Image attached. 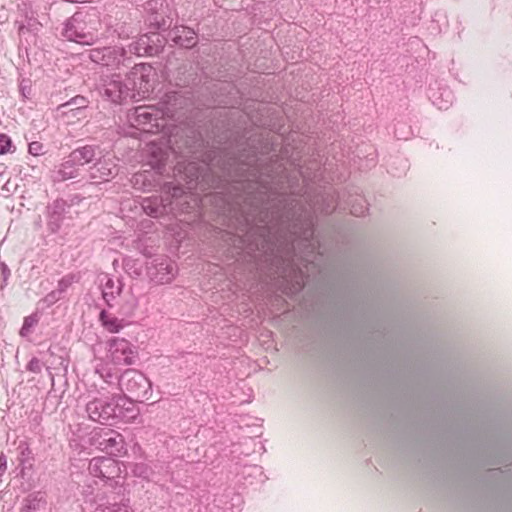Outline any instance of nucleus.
Here are the masks:
<instances>
[{
  "instance_id": "nucleus-50",
  "label": "nucleus",
  "mask_w": 512,
  "mask_h": 512,
  "mask_svg": "<svg viewBox=\"0 0 512 512\" xmlns=\"http://www.w3.org/2000/svg\"><path fill=\"white\" fill-rule=\"evenodd\" d=\"M7 470V456L4 454V452L0 453V478L5 474ZM2 479H0V482Z\"/></svg>"
},
{
  "instance_id": "nucleus-31",
  "label": "nucleus",
  "mask_w": 512,
  "mask_h": 512,
  "mask_svg": "<svg viewBox=\"0 0 512 512\" xmlns=\"http://www.w3.org/2000/svg\"><path fill=\"white\" fill-rule=\"evenodd\" d=\"M116 52L113 47H103L102 49L96 48L91 50L90 58L92 61L108 66L109 59Z\"/></svg>"
},
{
  "instance_id": "nucleus-7",
  "label": "nucleus",
  "mask_w": 512,
  "mask_h": 512,
  "mask_svg": "<svg viewBox=\"0 0 512 512\" xmlns=\"http://www.w3.org/2000/svg\"><path fill=\"white\" fill-rule=\"evenodd\" d=\"M105 15L103 18L107 29L113 32L124 31L131 27L132 23L137 20V12L127 6H119L114 4L105 5Z\"/></svg>"
},
{
  "instance_id": "nucleus-33",
  "label": "nucleus",
  "mask_w": 512,
  "mask_h": 512,
  "mask_svg": "<svg viewBox=\"0 0 512 512\" xmlns=\"http://www.w3.org/2000/svg\"><path fill=\"white\" fill-rule=\"evenodd\" d=\"M349 204L351 206V214L357 217L364 216L368 211L367 201L360 195L350 199Z\"/></svg>"
},
{
  "instance_id": "nucleus-19",
  "label": "nucleus",
  "mask_w": 512,
  "mask_h": 512,
  "mask_svg": "<svg viewBox=\"0 0 512 512\" xmlns=\"http://www.w3.org/2000/svg\"><path fill=\"white\" fill-rule=\"evenodd\" d=\"M184 102L183 97L177 91H170L165 93L158 103L157 108L162 116L173 117L176 111L182 107Z\"/></svg>"
},
{
  "instance_id": "nucleus-30",
  "label": "nucleus",
  "mask_w": 512,
  "mask_h": 512,
  "mask_svg": "<svg viewBox=\"0 0 512 512\" xmlns=\"http://www.w3.org/2000/svg\"><path fill=\"white\" fill-rule=\"evenodd\" d=\"M46 505V500L41 493L29 494L23 501L20 512H35Z\"/></svg>"
},
{
  "instance_id": "nucleus-37",
  "label": "nucleus",
  "mask_w": 512,
  "mask_h": 512,
  "mask_svg": "<svg viewBox=\"0 0 512 512\" xmlns=\"http://www.w3.org/2000/svg\"><path fill=\"white\" fill-rule=\"evenodd\" d=\"M67 41L74 42L80 45H92L96 38L94 34H62Z\"/></svg>"
},
{
  "instance_id": "nucleus-42",
  "label": "nucleus",
  "mask_w": 512,
  "mask_h": 512,
  "mask_svg": "<svg viewBox=\"0 0 512 512\" xmlns=\"http://www.w3.org/2000/svg\"><path fill=\"white\" fill-rule=\"evenodd\" d=\"M124 269L131 275L138 277L141 275V268L137 267V261L133 259H125L123 262Z\"/></svg>"
},
{
  "instance_id": "nucleus-28",
  "label": "nucleus",
  "mask_w": 512,
  "mask_h": 512,
  "mask_svg": "<svg viewBox=\"0 0 512 512\" xmlns=\"http://www.w3.org/2000/svg\"><path fill=\"white\" fill-rule=\"evenodd\" d=\"M185 177L187 188L189 190L196 189L200 183V178L203 179V168L194 162H190L185 166Z\"/></svg>"
},
{
  "instance_id": "nucleus-39",
  "label": "nucleus",
  "mask_w": 512,
  "mask_h": 512,
  "mask_svg": "<svg viewBox=\"0 0 512 512\" xmlns=\"http://www.w3.org/2000/svg\"><path fill=\"white\" fill-rule=\"evenodd\" d=\"M38 321L39 318L37 314H31L29 316H26L23 320V324L19 332L20 335L22 337H27L30 334L31 329L38 323Z\"/></svg>"
},
{
  "instance_id": "nucleus-16",
  "label": "nucleus",
  "mask_w": 512,
  "mask_h": 512,
  "mask_svg": "<svg viewBox=\"0 0 512 512\" xmlns=\"http://www.w3.org/2000/svg\"><path fill=\"white\" fill-rule=\"evenodd\" d=\"M117 174V164L111 158H100L89 168V177L95 183L108 182Z\"/></svg>"
},
{
  "instance_id": "nucleus-8",
  "label": "nucleus",
  "mask_w": 512,
  "mask_h": 512,
  "mask_svg": "<svg viewBox=\"0 0 512 512\" xmlns=\"http://www.w3.org/2000/svg\"><path fill=\"white\" fill-rule=\"evenodd\" d=\"M89 473L111 487L118 485L121 469L119 462L111 457H95L90 460Z\"/></svg>"
},
{
  "instance_id": "nucleus-40",
  "label": "nucleus",
  "mask_w": 512,
  "mask_h": 512,
  "mask_svg": "<svg viewBox=\"0 0 512 512\" xmlns=\"http://www.w3.org/2000/svg\"><path fill=\"white\" fill-rule=\"evenodd\" d=\"M78 281H79V276H77L76 274H73V273L67 274V275L63 276L58 281L57 290L61 294H63L73 283L78 282Z\"/></svg>"
},
{
  "instance_id": "nucleus-43",
  "label": "nucleus",
  "mask_w": 512,
  "mask_h": 512,
  "mask_svg": "<svg viewBox=\"0 0 512 512\" xmlns=\"http://www.w3.org/2000/svg\"><path fill=\"white\" fill-rule=\"evenodd\" d=\"M12 147L11 138L4 133H0V154L3 155L10 152Z\"/></svg>"
},
{
  "instance_id": "nucleus-14",
  "label": "nucleus",
  "mask_w": 512,
  "mask_h": 512,
  "mask_svg": "<svg viewBox=\"0 0 512 512\" xmlns=\"http://www.w3.org/2000/svg\"><path fill=\"white\" fill-rule=\"evenodd\" d=\"M167 41L164 34H139L135 50L139 55L154 56L163 51Z\"/></svg>"
},
{
  "instance_id": "nucleus-26",
  "label": "nucleus",
  "mask_w": 512,
  "mask_h": 512,
  "mask_svg": "<svg viewBox=\"0 0 512 512\" xmlns=\"http://www.w3.org/2000/svg\"><path fill=\"white\" fill-rule=\"evenodd\" d=\"M18 32H38L42 28L41 22L34 16V12L19 15L15 21Z\"/></svg>"
},
{
  "instance_id": "nucleus-21",
  "label": "nucleus",
  "mask_w": 512,
  "mask_h": 512,
  "mask_svg": "<svg viewBox=\"0 0 512 512\" xmlns=\"http://www.w3.org/2000/svg\"><path fill=\"white\" fill-rule=\"evenodd\" d=\"M429 99L439 110H447L454 102V94L449 87H438L429 89Z\"/></svg>"
},
{
  "instance_id": "nucleus-38",
  "label": "nucleus",
  "mask_w": 512,
  "mask_h": 512,
  "mask_svg": "<svg viewBox=\"0 0 512 512\" xmlns=\"http://www.w3.org/2000/svg\"><path fill=\"white\" fill-rule=\"evenodd\" d=\"M165 162L166 157L165 153L161 150H159L158 153L152 152L151 159H150V165L152 168L159 174H162L165 169Z\"/></svg>"
},
{
  "instance_id": "nucleus-24",
  "label": "nucleus",
  "mask_w": 512,
  "mask_h": 512,
  "mask_svg": "<svg viewBox=\"0 0 512 512\" xmlns=\"http://www.w3.org/2000/svg\"><path fill=\"white\" fill-rule=\"evenodd\" d=\"M141 206L145 214L152 218H159L171 212L169 204H164L163 199L160 197L145 198Z\"/></svg>"
},
{
  "instance_id": "nucleus-47",
  "label": "nucleus",
  "mask_w": 512,
  "mask_h": 512,
  "mask_svg": "<svg viewBox=\"0 0 512 512\" xmlns=\"http://www.w3.org/2000/svg\"><path fill=\"white\" fill-rule=\"evenodd\" d=\"M96 372H98L100 374V376L103 378V380L106 383L110 384L113 382L114 379H116L118 381L119 376H117L116 374L111 372L110 369H105V368L97 369Z\"/></svg>"
},
{
  "instance_id": "nucleus-17",
  "label": "nucleus",
  "mask_w": 512,
  "mask_h": 512,
  "mask_svg": "<svg viewBox=\"0 0 512 512\" xmlns=\"http://www.w3.org/2000/svg\"><path fill=\"white\" fill-rule=\"evenodd\" d=\"M173 200L169 203L170 211L180 213H191L199 208V199L192 194L184 193L181 187H174L172 192Z\"/></svg>"
},
{
  "instance_id": "nucleus-6",
  "label": "nucleus",
  "mask_w": 512,
  "mask_h": 512,
  "mask_svg": "<svg viewBox=\"0 0 512 512\" xmlns=\"http://www.w3.org/2000/svg\"><path fill=\"white\" fill-rule=\"evenodd\" d=\"M127 119L132 127L146 133H155L163 126L159 123L163 118L153 106H138L128 112Z\"/></svg>"
},
{
  "instance_id": "nucleus-29",
  "label": "nucleus",
  "mask_w": 512,
  "mask_h": 512,
  "mask_svg": "<svg viewBox=\"0 0 512 512\" xmlns=\"http://www.w3.org/2000/svg\"><path fill=\"white\" fill-rule=\"evenodd\" d=\"M88 15L83 12H76L67 19L63 32H83L87 28L86 18Z\"/></svg>"
},
{
  "instance_id": "nucleus-35",
  "label": "nucleus",
  "mask_w": 512,
  "mask_h": 512,
  "mask_svg": "<svg viewBox=\"0 0 512 512\" xmlns=\"http://www.w3.org/2000/svg\"><path fill=\"white\" fill-rule=\"evenodd\" d=\"M93 512H131L130 508L123 503H100Z\"/></svg>"
},
{
  "instance_id": "nucleus-20",
  "label": "nucleus",
  "mask_w": 512,
  "mask_h": 512,
  "mask_svg": "<svg viewBox=\"0 0 512 512\" xmlns=\"http://www.w3.org/2000/svg\"><path fill=\"white\" fill-rule=\"evenodd\" d=\"M116 399L118 409L115 415V422L119 420L123 422L134 421L139 415V410L135 405L136 401L120 396H116Z\"/></svg>"
},
{
  "instance_id": "nucleus-34",
  "label": "nucleus",
  "mask_w": 512,
  "mask_h": 512,
  "mask_svg": "<svg viewBox=\"0 0 512 512\" xmlns=\"http://www.w3.org/2000/svg\"><path fill=\"white\" fill-rule=\"evenodd\" d=\"M17 449L19 451V456H18L19 464L24 467H26L27 465L31 466V462L33 461V453H32V450L30 449L28 443L21 441L19 443Z\"/></svg>"
},
{
  "instance_id": "nucleus-15",
  "label": "nucleus",
  "mask_w": 512,
  "mask_h": 512,
  "mask_svg": "<svg viewBox=\"0 0 512 512\" xmlns=\"http://www.w3.org/2000/svg\"><path fill=\"white\" fill-rule=\"evenodd\" d=\"M102 298L109 308H112L113 301L120 296L123 291L124 283L121 278L114 277L108 273L99 276Z\"/></svg>"
},
{
  "instance_id": "nucleus-41",
  "label": "nucleus",
  "mask_w": 512,
  "mask_h": 512,
  "mask_svg": "<svg viewBox=\"0 0 512 512\" xmlns=\"http://www.w3.org/2000/svg\"><path fill=\"white\" fill-rule=\"evenodd\" d=\"M19 92L24 100L32 97V82L28 78H23L19 83Z\"/></svg>"
},
{
  "instance_id": "nucleus-23",
  "label": "nucleus",
  "mask_w": 512,
  "mask_h": 512,
  "mask_svg": "<svg viewBox=\"0 0 512 512\" xmlns=\"http://www.w3.org/2000/svg\"><path fill=\"white\" fill-rule=\"evenodd\" d=\"M98 149L99 146L97 145H84L72 150L69 156L72 162H76L79 166H84L95 160Z\"/></svg>"
},
{
  "instance_id": "nucleus-13",
  "label": "nucleus",
  "mask_w": 512,
  "mask_h": 512,
  "mask_svg": "<svg viewBox=\"0 0 512 512\" xmlns=\"http://www.w3.org/2000/svg\"><path fill=\"white\" fill-rule=\"evenodd\" d=\"M71 207L72 203L63 198H58L47 206V226L51 233H57L60 230Z\"/></svg>"
},
{
  "instance_id": "nucleus-45",
  "label": "nucleus",
  "mask_w": 512,
  "mask_h": 512,
  "mask_svg": "<svg viewBox=\"0 0 512 512\" xmlns=\"http://www.w3.org/2000/svg\"><path fill=\"white\" fill-rule=\"evenodd\" d=\"M62 297V294L56 289L48 293L44 298L43 302L47 307H50L54 305L56 302H58Z\"/></svg>"
},
{
  "instance_id": "nucleus-22",
  "label": "nucleus",
  "mask_w": 512,
  "mask_h": 512,
  "mask_svg": "<svg viewBox=\"0 0 512 512\" xmlns=\"http://www.w3.org/2000/svg\"><path fill=\"white\" fill-rule=\"evenodd\" d=\"M80 166L76 162L71 161V157L68 156L67 159L60 164L57 170L54 171V181H66L69 179H75L80 176Z\"/></svg>"
},
{
  "instance_id": "nucleus-27",
  "label": "nucleus",
  "mask_w": 512,
  "mask_h": 512,
  "mask_svg": "<svg viewBox=\"0 0 512 512\" xmlns=\"http://www.w3.org/2000/svg\"><path fill=\"white\" fill-rule=\"evenodd\" d=\"M98 320L102 327L109 333H118L124 327V321L115 315L102 309L99 313Z\"/></svg>"
},
{
  "instance_id": "nucleus-51",
  "label": "nucleus",
  "mask_w": 512,
  "mask_h": 512,
  "mask_svg": "<svg viewBox=\"0 0 512 512\" xmlns=\"http://www.w3.org/2000/svg\"><path fill=\"white\" fill-rule=\"evenodd\" d=\"M395 135L398 139H407L408 138L407 135H404L403 133L400 132L398 127L395 128Z\"/></svg>"
},
{
  "instance_id": "nucleus-48",
  "label": "nucleus",
  "mask_w": 512,
  "mask_h": 512,
  "mask_svg": "<svg viewBox=\"0 0 512 512\" xmlns=\"http://www.w3.org/2000/svg\"><path fill=\"white\" fill-rule=\"evenodd\" d=\"M0 270H1V276H2L1 289H3L4 286L7 284V280L10 277L11 272L5 262H0Z\"/></svg>"
},
{
  "instance_id": "nucleus-49",
  "label": "nucleus",
  "mask_w": 512,
  "mask_h": 512,
  "mask_svg": "<svg viewBox=\"0 0 512 512\" xmlns=\"http://www.w3.org/2000/svg\"><path fill=\"white\" fill-rule=\"evenodd\" d=\"M136 301L134 299H132L131 302H128L126 305H124L121 310H120V314L123 315V316H130L133 311L135 310L136 308Z\"/></svg>"
},
{
  "instance_id": "nucleus-36",
  "label": "nucleus",
  "mask_w": 512,
  "mask_h": 512,
  "mask_svg": "<svg viewBox=\"0 0 512 512\" xmlns=\"http://www.w3.org/2000/svg\"><path fill=\"white\" fill-rule=\"evenodd\" d=\"M131 472L135 477L144 480H149L153 474L152 468L144 462L134 463L131 467Z\"/></svg>"
},
{
  "instance_id": "nucleus-11",
  "label": "nucleus",
  "mask_w": 512,
  "mask_h": 512,
  "mask_svg": "<svg viewBox=\"0 0 512 512\" xmlns=\"http://www.w3.org/2000/svg\"><path fill=\"white\" fill-rule=\"evenodd\" d=\"M92 444L114 456H122L127 452L124 437L112 429L102 430L95 434L92 437Z\"/></svg>"
},
{
  "instance_id": "nucleus-46",
  "label": "nucleus",
  "mask_w": 512,
  "mask_h": 512,
  "mask_svg": "<svg viewBox=\"0 0 512 512\" xmlns=\"http://www.w3.org/2000/svg\"><path fill=\"white\" fill-rule=\"evenodd\" d=\"M42 366V362L37 357H32L26 365V370L31 373L39 374L42 371Z\"/></svg>"
},
{
  "instance_id": "nucleus-18",
  "label": "nucleus",
  "mask_w": 512,
  "mask_h": 512,
  "mask_svg": "<svg viewBox=\"0 0 512 512\" xmlns=\"http://www.w3.org/2000/svg\"><path fill=\"white\" fill-rule=\"evenodd\" d=\"M235 472L238 482L244 486L263 484L267 480L264 470L260 465L249 464L238 467L236 464Z\"/></svg>"
},
{
  "instance_id": "nucleus-1",
  "label": "nucleus",
  "mask_w": 512,
  "mask_h": 512,
  "mask_svg": "<svg viewBox=\"0 0 512 512\" xmlns=\"http://www.w3.org/2000/svg\"><path fill=\"white\" fill-rule=\"evenodd\" d=\"M233 165L239 177L235 182L243 190L234 203L244 221L239 237L247 252L259 253L269 273L282 278L297 261L314 263L323 252L311 213L277 191L274 172L263 167L257 148L241 152Z\"/></svg>"
},
{
  "instance_id": "nucleus-3",
  "label": "nucleus",
  "mask_w": 512,
  "mask_h": 512,
  "mask_svg": "<svg viewBox=\"0 0 512 512\" xmlns=\"http://www.w3.org/2000/svg\"><path fill=\"white\" fill-rule=\"evenodd\" d=\"M132 90L133 88L129 86L126 79L122 80L117 74L102 78L97 87L100 97L115 105H122L128 100H134L135 93Z\"/></svg>"
},
{
  "instance_id": "nucleus-10",
  "label": "nucleus",
  "mask_w": 512,
  "mask_h": 512,
  "mask_svg": "<svg viewBox=\"0 0 512 512\" xmlns=\"http://www.w3.org/2000/svg\"><path fill=\"white\" fill-rule=\"evenodd\" d=\"M150 281L163 285L170 283L177 273L176 265L167 257L159 256L146 263Z\"/></svg>"
},
{
  "instance_id": "nucleus-32",
  "label": "nucleus",
  "mask_w": 512,
  "mask_h": 512,
  "mask_svg": "<svg viewBox=\"0 0 512 512\" xmlns=\"http://www.w3.org/2000/svg\"><path fill=\"white\" fill-rule=\"evenodd\" d=\"M169 40L183 48L189 49L194 47L198 42V34H167Z\"/></svg>"
},
{
  "instance_id": "nucleus-12",
  "label": "nucleus",
  "mask_w": 512,
  "mask_h": 512,
  "mask_svg": "<svg viewBox=\"0 0 512 512\" xmlns=\"http://www.w3.org/2000/svg\"><path fill=\"white\" fill-rule=\"evenodd\" d=\"M164 0H147L143 4L147 13L146 25L153 32H166L171 28L172 19L163 10Z\"/></svg>"
},
{
  "instance_id": "nucleus-4",
  "label": "nucleus",
  "mask_w": 512,
  "mask_h": 512,
  "mask_svg": "<svg viewBox=\"0 0 512 512\" xmlns=\"http://www.w3.org/2000/svg\"><path fill=\"white\" fill-rule=\"evenodd\" d=\"M156 73L148 63L135 64L126 75V82L135 93L134 101L148 97L153 91Z\"/></svg>"
},
{
  "instance_id": "nucleus-25",
  "label": "nucleus",
  "mask_w": 512,
  "mask_h": 512,
  "mask_svg": "<svg viewBox=\"0 0 512 512\" xmlns=\"http://www.w3.org/2000/svg\"><path fill=\"white\" fill-rule=\"evenodd\" d=\"M88 105L89 101L86 97L77 95L65 103L60 104L57 109L63 115H72L73 117H77L88 107Z\"/></svg>"
},
{
  "instance_id": "nucleus-44",
  "label": "nucleus",
  "mask_w": 512,
  "mask_h": 512,
  "mask_svg": "<svg viewBox=\"0 0 512 512\" xmlns=\"http://www.w3.org/2000/svg\"><path fill=\"white\" fill-rule=\"evenodd\" d=\"M28 152L33 156H41L45 154L44 145L39 141L30 142L28 145Z\"/></svg>"
},
{
  "instance_id": "nucleus-2",
  "label": "nucleus",
  "mask_w": 512,
  "mask_h": 512,
  "mask_svg": "<svg viewBox=\"0 0 512 512\" xmlns=\"http://www.w3.org/2000/svg\"><path fill=\"white\" fill-rule=\"evenodd\" d=\"M118 385L124 397L144 403L151 399L152 383L144 373L128 368L118 378Z\"/></svg>"
},
{
  "instance_id": "nucleus-5",
  "label": "nucleus",
  "mask_w": 512,
  "mask_h": 512,
  "mask_svg": "<svg viewBox=\"0 0 512 512\" xmlns=\"http://www.w3.org/2000/svg\"><path fill=\"white\" fill-rule=\"evenodd\" d=\"M116 396L96 397L86 404L88 418L104 425H113L117 412Z\"/></svg>"
},
{
  "instance_id": "nucleus-9",
  "label": "nucleus",
  "mask_w": 512,
  "mask_h": 512,
  "mask_svg": "<svg viewBox=\"0 0 512 512\" xmlns=\"http://www.w3.org/2000/svg\"><path fill=\"white\" fill-rule=\"evenodd\" d=\"M107 347L108 356L115 365H133L138 358L136 346L124 338L112 337Z\"/></svg>"
}]
</instances>
